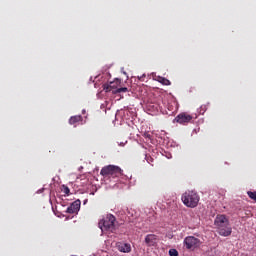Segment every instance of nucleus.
Here are the masks:
<instances>
[{"mask_svg": "<svg viewBox=\"0 0 256 256\" xmlns=\"http://www.w3.org/2000/svg\"><path fill=\"white\" fill-rule=\"evenodd\" d=\"M100 175L115 179V177H121L123 175V170L119 166L108 165L101 169Z\"/></svg>", "mask_w": 256, "mask_h": 256, "instance_id": "obj_3", "label": "nucleus"}, {"mask_svg": "<svg viewBox=\"0 0 256 256\" xmlns=\"http://www.w3.org/2000/svg\"><path fill=\"white\" fill-rule=\"evenodd\" d=\"M214 225L218 229L219 235L222 237H229L233 233V228L229 223V218L225 214H219L214 220Z\"/></svg>", "mask_w": 256, "mask_h": 256, "instance_id": "obj_1", "label": "nucleus"}, {"mask_svg": "<svg viewBox=\"0 0 256 256\" xmlns=\"http://www.w3.org/2000/svg\"><path fill=\"white\" fill-rule=\"evenodd\" d=\"M199 200V194L194 190H188L182 195V202L186 207H190L191 209H195L199 205Z\"/></svg>", "mask_w": 256, "mask_h": 256, "instance_id": "obj_2", "label": "nucleus"}, {"mask_svg": "<svg viewBox=\"0 0 256 256\" xmlns=\"http://www.w3.org/2000/svg\"><path fill=\"white\" fill-rule=\"evenodd\" d=\"M157 239V235L148 234L145 237V243L148 247H155V245H157Z\"/></svg>", "mask_w": 256, "mask_h": 256, "instance_id": "obj_9", "label": "nucleus"}, {"mask_svg": "<svg viewBox=\"0 0 256 256\" xmlns=\"http://www.w3.org/2000/svg\"><path fill=\"white\" fill-rule=\"evenodd\" d=\"M118 251H120L121 253H131V245L127 243L119 244Z\"/></svg>", "mask_w": 256, "mask_h": 256, "instance_id": "obj_10", "label": "nucleus"}, {"mask_svg": "<svg viewBox=\"0 0 256 256\" xmlns=\"http://www.w3.org/2000/svg\"><path fill=\"white\" fill-rule=\"evenodd\" d=\"M117 218L113 214H108L106 218L100 220L99 227L101 231H111L113 233L115 231V222Z\"/></svg>", "mask_w": 256, "mask_h": 256, "instance_id": "obj_4", "label": "nucleus"}, {"mask_svg": "<svg viewBox=\"0 0 256 256\" xmlns=\"http://www.w3.org/2000/svg\"><path fill=\"white\" fill-rule=\"evenodd\" d=\"M81 121H83V116L82 115H76V116L70 117L69 124L70 125H77V123H81Z\"/></svg>", "mask_w": 256, "mask_h": 256, "instance_id": "obj_11", "label": "nucleus"}, {"mask_svg": "<svg viewBox=\"0 0 256 256\" xmlns=\"http://www.w3.org/2000/svg\"><path fill=\"white\" fill-rule=\"evenodd\" d=\"M139 79L141 80V79H143V77H140Z\"/></svg>", "mask_w": 256, "mask_h": 256, "instance_id": "obj_17", "label": "nucleus"}, {"mask_svg": "<svg viewBox=\"0 0 256 256\" xmlns=\"http://www.w3.org/2000/svg\"><path fill=\"white\" fill-rule=\"evenodd\" d=\"M174 121L175 123H179L180 125H187L188 123H191V121H193V117L187 112H182L175 117Z\"/></svg>", "mask_w": 256, "mask_h": 256, "instance_id": "obj_6", "label": "nucleus"}, {"mask_svg": "<svg viewBox=\"0 0 256 256\" xmlns=\"http://www.w3.org/2000/svg\"><path fill=\"white\" fill-rule=\"evenodd\" d=\"M184 247L188 249V251H195V249L201 247V240L195 236H188L184 239Z\"/></svg>", "mask_w": 256, "mask_h": 256, "instance_id": "obj_5", "label": "nucleus"}, {"mask_svg": "<svg viewBox=\"0 0 256 256\" xmlns=\"http://www.w3.org/2000/svg\"><path fill=\"white\" fill-rule=\"evenodd\" d=\"M118 85H121V80L120 79H115L112 82L103 84V90L106 93H109L111 91L113 93V91H115L116 89H119V88H117Z\"/></svg>", "mask_w": 256, "mask_h": 256, "instance_id": "obj_7", "label": "nucleus"}, {"mask_svg": "<svg viewBox=\"0 0 256 256\" xmlns=\"http://www.w3.org/2000/svg\"><path fill=\"white\" fill-rule=\"evenodd\" d=\"M79 209H81V200H76L67 208L66 213L73 215L79 213Z\"/></svg>", "mask_w": 256, "mask_h": 256, "instance_id": "obj_8", "label": "nucleus"}, {"mask_svg": "<svg viewBox=\"0 0 256 256\" xmlns=\"http://www.w3.org/2000/svg\"><path fill=\"white\" fill-rule=\"evenodd\" d=\"M169 255L170 256H179V252L177 251V249H170L169 250Z\"/></svg>", "mask_w": 256, "mask_h": 256, "instance_id": "obj_16", "label": "nucleus"}, {"mask_svg": "<svg viewBox=\"0 0 256 256\" xmlns=\"http://www.w3.org/2000/svg\"><path fill=\"white\" fill-rule=\"evenodd\" d=\"M127 91H129L127 87H122V88H118L116 90H113V94L117 95V93H127Z\"/></svg>", "mask_w": 256, "mask_h": 256, "instance_id": "obj_12", "label": "nucleus"}, {"mask_svg": "<svg viewBox=\"0 0 256 256\" xmlns=\"http://www.w3.org/2000/svg\"><path fill=\"white\" fill-rule=\"evenodd\" d=\"M159 83H161L162 85H171V81H169V79L167 78H159Z\"/></svg>", "mask_w": 256, "mask_h": 256, "instance_id": "obj_14", "label": "nucleus"}, {"mask_svg": "<svg viewBox=\"0 0 256 256\" xmlns=\"http://www.w3.org/2000/svg\"><path fill=\"white\" fill-rule=\"evenodd\" d=\"M247 195L250 199H252V201H255L256 203V191H248Z\"/></svg>", "mask_w": 256, "mask_h": 256, "instance_id": "obj_13", "label": "nucleus"}, {"mask_svg": "<svg viewBox=\"0 0 256 256\" xmlns=\"http://www.w3.org/2000/svg\"><path fill=\"white\" fill-rule=\"evenodd\" d=\"M62 192H64V194L67 196L71 194V190L65 185H62Z\"/></svg>", "mask_w": 256, "mask_h": 256, "instance_id": "obj_15", "label": "nucleus"}]
</instances>
